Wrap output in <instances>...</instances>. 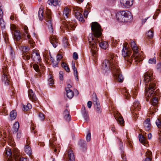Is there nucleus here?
<instances>
[{
	"instance_id": "1",
	"label": "nucleus",
	"mask_w": 161,
	"mask_h": 161,
	"mask_svg": "<svg viewBox=\"0 0 161 161\" xmlns=\"http://www.w3.org/2000/svg\"><path fill=\"white\" fill-rule=\"evenodd\" d=\"M91 30L93 33L89 34L88 42L90 47L92 53L96 55L97 51V43L98 42L97 38L99 37L102 34V29L100 25L97 22H93L91 24Z\"/></svg>"
},
{
	"instance_id": "2",
	"label": "nucleus",
	"mask_w": 161,
	"mask_h": 161,
	"mask_svg": "<svg viewBox=\"0 0 161 161\" xmlns=\"http://www.w3.org/2000/svg\"><path fill=\"white\" fill-rule=\"evenodd\" d=\"M117 57L114 55L110 56V60L105 59L103 62L102 68L106 71H110L111 68L112 71H115V69L118 70V66L117 64Z\"/></svg>"
},
{
	"instance_id": "3",
	"label": "nucleus",
	"mask_w": 161,
	"mask_h": 161,
	"mask_svg": "<svg viewBox=\"0 0 161 161\" xmlns=\"http://www.w3.org/2000/svg\"><path fill=\"white\" fill-rule=\"evenodd\" d=\"M123 47L122 54L124 57L125 61H127V64L129 66L132 64L133 60H134L135 62H139L141 61V57L138 58L137 56H135L134 55H132L130 56L131 52L127 46L124 45H123Z\"/></svg>"
},
{
	"instance_id": "4",
	"label": "nucleus",
	"mask_w": 161,
	"mask_h": 161,
	"mask_svg": "<svg viewBox=\"0 0 161 161\" xmlns=\"http://www.w3.org/2000/svg\"><path fill=\"white\" fill-rule=\"evenodd\" d=\"M6 153L8 156V161H27L26 159L21 157L19 155V151L16 148H14L12 151L9 148L6 150Z\"/></svg>"
},
{
	"instance_id": "5",
	"label": "nucleus",
	"mask_w": 161,
	"mask_h": 161,
	"mask_svg": "<svg viewBox=\"0 0 161 161\" xmlns=\"http://www.w3.org/2000/svg\"><path fill=\"white\" fill-rule=\"evenodd\" d=\"M117 19L121 22H128L132 19L131 12L128 10H123L118 12L116 16Z\"/></svg>"
},
{
	"instance_id": "6",
	"label": "nucleus",
	"mask_w": 161,
	"mask_h": 161,
	"mask_svg": "<svg viewBox=\"0 0 161 161\" xmlns=\"http://www.w3.org/2000/svg\"><path fill=\"white\" fill-rule=\"evenodd\" d=\"M155 86V84L152 83L149 84L148 86L146 87L145 95L147 101H148L149 99H152L154 97V90Z\"/></svg>"
},
{
	"instance_id": "7",
	"label": "nucleus",
	"mask_w": 161,
	"mask_h": 161,
	"mask_svg": "<svg viewBox=\"0 0 161 161\" xmlns=\"http://www.w3.org/2000/svg\"><path fill=\"white\" fill-rule=\"evenodd\" d=\"M45 19L46 21V25L48 27L50 33H53V28L52 23L51 11L50 10H47L46 11Z\"/></svg>"
},
{
	"instance_id": "8",
	"label": "nucleus",
	"mask_w": 161,
	"mask_h": 161,
	"mask_svg": "<svg viewBox=\"0 0 161 161\" xmlns=\"http://www.w3.org/2000/svg\"><path fill=\"white\" fill-rule=\"evenodd\" d=\"M3 69L2 81L6 85H8L10 82V77L8 71V68L6 66H3Z\"/></svg>"
},
{
	"instance_id": "9",
	"label": "nucleus",
	"mask_w": 161,
	"mask_h": 161,
	"mask_svg": "<svg viewBox=\"0 0 161 161\" xmlns=\"http://www.w3.org/2000/svg\"><path fill=\"white\" fill-rule=\"evenodd\" d=\"M92 99L94 107L96 112L98 114L100 113L101 112L102 109L98 101V99L95 93H93L92 95Z\"/></svg>"
},
{
	"instance_id": "10",
	"label": "nucleus",
	"mask_w": 161,
	"mask_h": 161,
	"mask_svg": "<svg viewBox=\"0 0 161 161\" xmlns=\"http://www.w3.org/2000/svg\"><path fill=\"white\" fill-rule=\"evenodd\" d=\"M64 20L65 19H64V20H62V22L66 28L68 30H74L76 25L75 22L73 20L67 21Z\"/></svg>"
},
{
	"instance_id": "11",
	"label": "nucleus",
	"mask_w": 161,
	"mask_h": 161,
	"mask_svg": "<svg viewBox=\"0 0 161 161\" xmlns=\"http://www.w3.org/2000/svg\"><path fill=\"white\" fill-rule=\"evenodd\" d=\"M31 55V58L34 61L37 63L40 62L41 59L38 51L36 50H33Z\"/></svg>"
},
{
	"instance_id": "12",
	"label": "nucleus",
	"mask_w": 161,
	"mask_h": 161,
	"mask_svg": "<svg viewBox=\"0 0 161 161\" xmlns=\"http://www.w3.org/2000/svg\"><path fill=\"white\" fill-rule=\"evenodd\" d=\"M140 105L138 101H136L133 103V107L132 109L133 110L134 109L135 111L133 112V115H134V117L135 118L138 117V113H137V111L140 110Z\"/></svg>"
},
{
	"instance_id": "13",
	"label": "nucleus",
	"mask_w": 161,
	"mask_h": 161,
	"mask_svg": "<svg viewBox=\"0 0 161 161\" xmlns=\"http://www.w3.org/2000/svg\"><path fill=\"white\" fill-rule=\"evenodd\" d=\"M50 42L53 46L56 48L59 43V40L58 37L53 34L51 35L49 38Z\"/></svg>"
},
{
	"instance_id": "14",
	"label": "nucleus",
	"mask_w": 161,
	"mask_h": 161,
	"mask_svg": "<svg viewBox=\"0 0 161 161\" xmlns=\"http://www.w3.org/2000/svg\"><path fill=\"white\" fill-rule=\"evenodd\" d=\"M130 45L132 48V49L134 52L133 55H134L135 56H137V57L140 58H141V61L142 60V57L141 56H139L138 54H137L138 51V47L136 46V44L134 42L132 41L130 42Z\"/></svg>"
},
{
	"instance_id": "15",
	"label": "nucleus",
	"mask_w": 161,
	"mask_h": 161,
	"mask_svg": "<svg viewBox=\"0 0 161 161\" xmlns=\"http://www.w3.org/2000/svg\"><path fill=\"white\" fill-rule=\"evenodd\" d=\"M28 96L31 100L32 101L36 102L37 100V98L33 91L30 89L28 91Z\"/></svg>"
},
{
	"instance_id": "16",
	"label": "nucleus",
	"mask_w": 161,
	"mask_h": 161,
	"mask_svg": "<svg viewBox=\"0 0 161 161\" xmlns=\"http://www.w3.org/2000/svg\"><path fill=\"white\" fill-rule=\"evenodd\" d=\"M153 73L151 71H147L144 75V81L145 83L151 81L153 75Z\"/></svg>"
},
{
	"instance_id": "17",
	"label": "nucleus",
	"mask_w": 161,
	"mask_h": 161,
	"mask_svg": "<svg viewBox=\"0 0 161 161\" xmlns=\"http://www.w3.org/2000/svg\"><path fill=\"white\" fill-rule=\"evenodd\" d=\"M118 69V70H117V69H116L115 71H114L113 72L114 73V75L118 77V81L119 82H121L123 81L124 78L122 74L120 72V69L119 67Z\"/></svg>"
},
{
	"instance_id": "18",
	"label": "nucleus",
	"mask_w": 161,
	"mask_h": 161,
	"mask_svg": "<svg viewBox=\"0 0 161 161\" xmlns=\"http://www.w3.org/2000/svg\"><path fill=\"white\" fill-rule=\"evenodd\" d=\"M150 120L149 119H146L143 123V126L145 130L148 131L151 129Z\"/></svg>"
},
{
	"instance_id": "19",
	"label": "nucleus",
	"mask_w": 161,
	"mask_h": 161,
	"mask_svg": "<svg viewBox=\"0 0 161 161\" xmlns=\"http://www.w3.org/2000/svg\"><path fill=\"white\" fill-rule=\"evenodd\" d=\"M68 161H75V157L73 151L69 149L68 152Z\"/></svg>"
},
{
	"instance_id": "20",
	"label": "nucleus",
	"mask_w": 161,
	"mask_h": 161,
	"mask_svg": "<svg viewBox=\"0 0 161 161\" xmlns=\"http://www.w3.org/2000/svg\"><path fill=\"white\" fill-rule=\"evenodd\" d=\"M20 31L19 30H16L14 34V38L17 41H19L21 38Z\"/></svg>"
},
{
	"instance_id": "21",
	"label": "nucleus",
	"mask_w": 161,
	"mask_h": 161,
	"mask_svg": "<svg viewBox=\"0 0 161 161\" xmlns=\"http://www.w3.org/2000/svg\"><path fill=\"white\" fill-rule=\"evenodd\" d=\"M75 16L76 18L80 21L83 22L84 21V20L82 14L80 12H77L75 13Z\"/></svg>"
},
{
	"instance_id": "22",
	"label": "nucleus",
	"mask_w": 161,
	"mask_h": 161,
	"mask_svg": "<svg viewBox=\"0 0 161 161\" xmlns=\"http://www.w3.org/2000/svg\"><path fill=\"white\" fill-rule=\"evenodd\" d=\"M133 3V0H130L128 2L122 4V5L124 6L125 8H128L132 6Z\"/></svg>"
},
{
	"instance_id": "23",
	"label": "nucleus",
	"mask_w": 161,
	"mask_h": 161,
	"mask_svg": "<svg viewBox=\"0 0 161 161\" xmlns=\"http://www.w3.org/2000/svg\"><path fill=\"white\" fill-rule=\"evenodd\" d=\"M25 151L27 154L29 155H31L32 154V151L31 148L29 146V144L28 143L25 146Z\"/></svg>"
},
{
	"instance_id": "24",
	"label": "nucleus",
	"mask_w": 161,
	"mask_h": 161,
	"mask_svg": "<svg viewBox=\"0 0 161 161\" xmlns=\"http://www.w3.org/2000/svg\"><path fill=\"white\" fill-rule=\"evenodd\" d=\"M59 0H48L47 3L50 5H53L54 6H56L59 3Z\"/></svg>"
},
{
	"instance_id": "25",
	"label": "nucleus",
	"mask_w": 161,
	"mask_h": 161,
	"mask_svg": "<svg viewBox=\"0 0 161 161\" xmlns=\"http://www.w3.org/2000/svg\"><path fill=\"white\" fill-rule=\"evenodd\" d=\"M69 11L70 10L68 7H66L64 8L63 15L64 18H67L69 17Z\"/></svg>"
},
{
	"instance_id": "26",
	"label": "nucleus",
	"mask_w": 161,
	"mask_h": 161,
	"mask_svg": "<svg viewBox=\"0 0 161 161\" xmlns=\"http://www.w3.org/2000/svg\"><path fill=\"white\" fill-rule=\"evenodd\" d=\"M146 158L144 161H151L152 157V153L151 151L148 150L146 153Z\"/></svg>"
},
{
	"instance_id": "27",
	"label": "nucleus",
	"mask_w": 161,
	"mask_h": 161,
	"mask_svg": "<svg viewBox=\"0 0 161 161\" xmlns=\"http://www.w3.org/2000/svg\"><path fill=\"white\" fill-rule=\"evenodd\" d=\"M49 142L50 146L52 147L53 148H54V152H56L57 151H59L60 149L59 147L57 146L54 145L55 144L54 141H53L52 140H50Z\"/></svg>"
},
{
	"instance_id": "28",
	"label": "nucleus",
	"mask_w": 161,
	"mask_h": 161,
	"mask_svg": "<svg viewBox=\"0 0 161 161\" xmlns=\"http://www.w3.org/2000/svg\"><path fill=\"white\" fill-rule=\"evenodd\" d=\"M67 96L69 98H72L74 95V92L72 91L69 89H66Z\"/></svg>"
},
{
	"instance_id": "29",
	"label": "nucleus",
	"mask_w": 161,
	"mask_h": 161,
	"mask_svg": "<svg viewBox=\"0 0 161 161\" xmlns=\"http://www.w3.org/2000/svg\"><path fill=\"white\" fill-rule=\"evenodd\" d=\"M100 47L103 49H106L108 47V44L107 42L104 41L99 44Z\"/></svg>"
},
{
	"instance_id": "30",
	"label": "nucleus",
	"mask_w": 161,
	"mask_h": 161,
	"mask_svg": "<svg viewBox=\"0 0 161 161\" xmlns=\"http://www.w3.org/2000/svg\"><path fill=\"white\" fill-rule=\"evenodd\" d=\"M115 119L120 124L122 125L124 123V120L122 116L118 115L117 117H115Z\"/></svg>"
},
{
	"instance_id": "31",
	"label": "nucleus",
	"mask_w": 161,
	"mask_h": 161,
	"mask_svg": "<svg viewBox=\"0 0 161 161\" xmlns=\"http://www.w3.org/2000/svg\"><path fill=\"white\" fill-rule=\"evenodd\" d=\"M19 127V123L17 121L15 122L13 125V129L14 130V132L16 133L18 130Z\"/></svg>"
},
{
	"instance_id": "32",
	"label": "nucleus",
	"mask_w": 161,
	"mask_h": 161,
	"mask_svg": "<svg viewBox=\"0 0 161 161\" xmlns=\"http://www.w3.org/2000/svg\"><path fill=\"white\" fill-rule=\"evenodd\" d=\"M39 18L40 20H42L43 19V11L40 8L38 11Z\"/></svg>"
},
{
	"instance_id": "33",
	"label": "nucleus",
	"mask_w": 161,
	"mask_h": 161,
	"mask_svg": "<svg viewBox=\"0 0 161 161\" xmlns=\"http://www.w3.org/2000/svg\"><path fill=\"white\" fill-rule=\"evenodd\" d=\"M146 36L148 38L151 39L153 36V31L152 30H149L146 33Z\"/></svg>"
},
{
	"instance_id": "34",
	"label": "nucleus",
	"mask_w": 161,
	"mask_h": 161,
	"mask_svg": "<svg viewBox=\"0 0 161 161\" xmlns=\"http://www.w3.org/2000/svg\"><path fill=\"white\" fill-rule=\"evenodd\" d=\"M151 103L153 106L156 105L158 103V98L156 97H153L152 99H151Z\"/></svg>"
},
{
	"instance_id": "35",
	"label": "nucleus",
	"mask_w": 161,
	"mask_h": 161,
	"mask_svg": "<svg viewBox=\"0 0 161 161\" xmlns=\"http://www.w3.org/2000/svg\"><path fill=\"white\" fill-rule=\"evenodd\" d=\"M10 116L12 120L14 119L16 116V113L14 110L11 111L10 113Z\"/></svg>"
},
{
	"instance_id": "36",
	"label": "nucleus",
	"mask_w": 161,
	"mask_h": 161,
	"mask_svg": "<svg viewBox=\"0 0 161 161\" xmlns=\"http://www.w3.org/2000/svg\"><path fill=\"white\" fill-rule=\"evenodd\" d=\"M139 140L142 144H144L146 142L145 138L143 136L140 134L139 135Z\"/></svg>"
},
{
	"instance_id": "37",
	"label": "nucleus",
	"mask_w": 161,
	"mask_h": 161,
	"mask_svg": "<svg viewBox=\"0 0 161 161\" xmlns=\"http://www.w3.org/2000/svg\"><path fill=\"white\" fill-rule=\"evenodd\" d=\"M61 66L66 71L68 72H70L69 68L66 63L64 62H62L61 64Z\"/></svg>"
},
{
	"instance_id": "38",
	"label": "nucleus",
	"mask_w": 161,
	"mask_h": 161,
	"mask_svg": "<svg viewBox=\"0 0 161 161\" xmlns=\"http://www.w3.org/2000/svg\"><path fill=\"white\" fill-rule=\"evenodd\" d=\"M22 57L25 60H28L30 59V56L29 54L25 53L23 54Z\"/></svg>"
},
{
	"instance_id": "39",
	"label": "nucleus",
	"mask_w": 161,
	"mask_h": 161,
	"mask_svg": "<svg viewBox=\"0 0 161 161\" xmlns=\"http://www.w3.org/2000/svg\"><path fill=\"white\" fill-rule=\"evenodd\" d=\"M148 63L150 64H156V58L154 57L153 58H151L149 59Z\"/></svg>"
},
{
	"instance_id": "40",
	"label": "nucleus",
	"mask_w": 161,
	"mask_h": 161,
	"mask_svg": "<svg viewBox=\"0 0 161 161\" xmlns=\"http://www.w3.org/2000/svg\"><path fill=\"white\" fill-rule=\"evenodd\" d=\"M0 25L1 28L5 27V23L2 18H0Z\"/></svg>"
},
{
	"instance_id": "41",
	"label": "nucleus",
	"mask_w": 161,
	"mask_h": 161,
	"mask_svg": "<svg viewBox=\"0 0 161 161\" xmlns=\"http://www.w3.org/2000/svg\"><path fill=\"white\" fill-rule=\"evenodd\" d=\"M74 71V75L75 77L76 80L78 81L79 80L78 73L76 68L73 69Z\"/></svg>"
},
{
	"instance_id": "42",
	"label": "nucleus",
	"mask_w": 161,
	"mask_h": 161,
	"mask_svg": "<svg viewBox=\"0 0 161 161\" xmlns=\"http://www.w3.org/2000/svg\"><path fill=\"white\" fill-rule=\"evenodd\" d=\"M156 124L158 128H161V121L159 119H158L156 122Z\"/></svg>"
},
{
	"instance_id": "43",
	"label": "nucleus",
	"mask_w": 161,
	"mask_h": 161,
	"mask_svg": "<svg viewBox=\"0 0 161 161\" xmlns=\"http://www.w3.org/2000/svg\"><path fill=\"white\" fill-rule=\"evenodd\" d=\"M62 42L65 47H67L68 45L67 39L66 38L64 37L63 39Z\"/></svg>"
},
{
	"instance_id": "44",
	"label": "nucleus",
	"mask_w": 161,
	"mask_h": 161,
	"mask_svg": "<svg viewBox=\"0 0 161 161\" xmlns=\"http://www.w3.org/2000/svg\"><path fill=\"white\" fill-rule=\"evenodd\" d=\"M32 66L34 69L37 72H38L39 71V67L37 64H33Z\"/></svg>"
},
{
	"instance_id": "45",
	"label": "nucleus",
	"mask_w": 161,
	"mask_h": 161,
	"mask_svg": "<svg viewBox=\"0 0 161 161\" xmlns=\"http://www.w3.org/2000/svg\"><path fill=\"white\" fill-rule=\"evenodd\" d=\"M21 49L23 51L26 52L29 50L30 48L28 47L23 46L21 47Z\"/></svg>"
},
{
	"instance_id": "46",
	"label": "nucleus",
	"mask_w": 161,
	"mask_h": 161,
	"mask_svg": "<svg viewBox=\"0 0 161 161\" xmlns=\"http://www.w3.org/2000/svg\"><path fill=\"white\" fill-rule=\"evenodd\" d=\"M38 116L41 120H43L45 119L44 115L41 112H39Z\"/></svg>"
},
{
	"instance_id": "47",
	"label": "nucleus",
	"mask_w": 161,
	"mask_h": 161,
	"mask_svg": "<svg viewBox=\"0 0 161 161\" xmlns=\"http://www.w3.org/2000/svg\"><path fill=\"white\" fill-rule=\"evenodd\" d=\"M124 95L126 99L129 98L130 96V94L129 92L126 90H125V92H124Z\"/></svg>"
},
{
	"instance_id": "48",
	"label": "nucleus",
	"mask_w": 161,
	"mask_h": 161,
	"mask_svg": "<svg viewBox=\"0 0 161 161\" xmlns=\"http://www.w3.org/2000/svg\"><path fill=\"white\" fill-rule=\"evenodd\" d=\"M63 56L61 54H58L57 56L56 60L57 63H59L60 60L62 58Z\"/></svg>"
},
{
	"instance_id": "49",
	"label": "nucleus",
	"mask_w": 161,
	"mask_h": 161,
	"mask_svg": "<svg viewBox=\"0 0 161 161\" xmlns=\"http://www.w3.org/2000/svg\"><path fill=\"white\" fill-rule=\"evenodd\" d=\"M48 81L49 82V85H50V86H52L53 84H54V81L52 79V77L51 75H50V76L48 80Z\"/></svg>"
},
{
	"instance_id": "50",
	"label": "nucleus",
	"mask_w": 161,
	"mask_h": 161,
	"mask_svg": "<svg viewBox=\"0 0 161 161\" xmlns=\"http://www.w3.org/2000/svg\"><path fill=\"white\" fill-rule=\"evenodd\" d=\"M157 69L159 71H161V62L158 63L157 65Z\"/></svg>"
},
{
	"instance_id": "51",
	"label": "nucleus",
	"mask_w": 161,
	"mask_h": 161,
	"mask_svg": "<svg viewBox=\"0 0 161 161\" xmlns=\"http://www.w3.org/2000/svg\"><path fill=\"white\" fill-rule=\"evenodd\" d=\"M64 119L68 121H70L71 119V116L69 114L64 116Z\"/></svg>"
},
{
	"instance_id": "52",
	"label": "nucleus",
	"mask_w": 161,
	"mask_h": 161,
	"mask_svg": "<svg viewBox=\"0 0 161 161\" xmlns=\"http://www.w3.org/2000/svg\"><path fill=\"white\" fill-rule=\"evenodd\" d=\"M73 57L75 60H76L78 58V54L76 52L74 53L73 55Z\"/></svg>"
},
{
	"instance_id": "53",
	"label": "nucleus",
	"mask_w": 161,
	"mask_h": 161,
	"mask_svg": "<svg viewBox=\"0 0 161 161\" xmlns=\"http://www.w3.org/2000/svg\"><path fill=\"white\" fill-rule=\"evenodd\" d=\"M91 139V134L90 133H88L86 136V141L87 142H89L90 141Z\"/></svg>"
},
{
	"instance_id": "54",
	"label": "nucleus",
	"mask_w": 161,
	"mask_h": 161,
	"mask_svg": "<svg viewBox=\"0 0 161 161\" xmlns=\"http://www.w3.org/2000/svg\"><path fill=\"white\" fill-rule=\"evenodd\" d=\"M51 60L52 61V62L53 64V67H56L57 66V65L59 63H57V61H54L53 59H51Z\"/></svg>"
},
{
	"instance_id": "55",
	"label": "nucleus",
	"mask_w": 161,
	"mask_h": 161,
	"mask_svg": "<svg viewBox=\"0 0 161 161\" xmlns=\"http://www.w3.org/2000/svg\"><path fill=\"white\" fill-rule=\"evenodd\" d=\"M59 79L60 80H63V73L62 71H60L59 73Z\"/></svg>"
},
{
	"instance_id": "56",
	"label": "nucleus",
	"mask_w": 161,
	"mask_h": 161,
	"mask_svg": "<svg viewBox=\"0 0 161 161\" xmlns=\"http://www.w3.org/2000/svg\"><path fill=\"white\" fill-rule=\"evenodd\" d=\"M69 112L67 109H65L63 112L64 116L69 114Z\"/></svg>"
},
{
	"instance_id": "57",
	"label": "nucleus",
	"mask_w": 161,
	"mask_h": 161,
	"mask_svg": "<svg viewBox=\"0 0 161 161\" xmlns=\"http://www.w3.org/2000/svg\"><path fill=\"white\" fill-rule=\"evenodd\" d=\"M1 4L0 3V18H2L3 16V13L1 8Z\"/></svg>"
},
{
	"instance_id": "58",
	"label": "nucleus",
	"mask_w": 161,
	"mask_h": 161,
	"mask_svg": "<svg viewBox=\"0 0 161 161\" xmlns=\"http://www.w3.org/2000/svg\"><path fill=\"white\" fill-rule=\"evenodd\" d=\"M16 29V27L14 25H11L10 29L12 31H13L15 30Z\"/></svg>"
},
{
	"instance_id": "59",
	"label": "nucleus",
	"mask_w": 161,
	"mask_h": 161,
	"mask_svg": "<svg viewBox=\"0 0 161 161\" xmlns=\"http://www.w3.org/2000/svg\"><path fill=\"white\" fill-rule=\"evenodd\" d=\"M92 102L91 101H89L87 102V105L88 108H90L92 106Z\"/></svg>"
},
{
	"instance_id": "60",
	"label": "nucleus",
	"mask_w": 161,
	"mask_h": 161,
	"mask_svg": "<svg viewBox=\"0 0 161 161\" xmlns=\"http://www.w3.org/2000/svg\"><path fill=\"white\" fill-rule=\"evenodd\" d=\"M10 55L11 56V57L12 58H13L14 56V51L12 50V48H10Z\"/></svg>"
},
{
	"instance_id": "61",
	"label": "nucleus",
	"mask_w": 161,
	"mask_h": 161,
	"mask_svg": "<svg viewBox=\"0 0 161 161\" xmlns=\"http://www.w3.org/2000/svg\"><path fill=\"white\" fill-rule=\"evenodd\" d=\"M23 110L25 111H26L29 109V108H27V106H25L24 105H23Z\"/></svg>"
},
{
	"instance_id": "62",
	"label": "nucleus",
	"mask_w": 161,
	"mask_h": 161,
	"mask_svg": "<svg viewBox=\"0 0 161 161\" xmlns=\"http://www.w3.org/2000/svg\"><path fill=\"white\" fill-rule=\"evenodd\" d=\"M160 9H157L155 14L154 15H155L156 16H157L158 14H159V12L160 11Z\"/></svg>"
},
{
	"instance_id": "63",
	"label": "nucleus",
	"mask_w": 161,
	"mask_h": 161,
	"mask_svg": "<svg viewBox=\"0 0 161 161\" xmlns=\"http://www.w3.org/2000/svg\"><path fill=\"white\" fill-rule=\"evenodd\" d=\"M72 67L73 69L76 68L75 66V62L73 61L72 62Z\"/></svg>"
},
{
	"instance_id": "64",
	"label": "nucleus",
	"mask_w": 161,
	"mask_h": 161,
	"mask_svg": "<svg viewBox=\"0 0 161 161\" xmlns=\"http://www.w3.org/2000/svg\"><path fill=\"white\" fill-rule=\"evenodd\" d=\"M148 18H146L144 19H142V24H144L147 19Z\"/></svg>"
}]
</instances>
